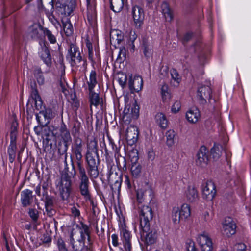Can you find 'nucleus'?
I'll return each mask as SVG.
<instances>
[{
	"label": "nucleus",
	"mask_w": 251,
	"mask_h": 251,
	"mask_svg": "<svg viewBox=\"0 0 251 251\" xmlns=\"http://www.w3.org/2000/svg\"><path fill=\"white\" fill-rule=\"evenodd\" d=\"M16 131L15 128L11 131L10 133V144H16Z\"/></svg>",
	"instance_id": "60"
},
{
	"label": "nucleus",
	"mask_w": 251,
	"mask_h": 251,
	"mask_svg": "<svg viewBox=\"0 0 251 251\" xmlns=\"http://www.w3.org/2000/svg\"><path fill=\"white\" fill-rule=\"evenodd\" d=\"M75 233L72 231L70 236V242L74 251H81L85 247L84 243L82 242L79 239L76 241L75 240L74 236Z\"/></svg>",
	"instance_id": "26"
},
{
	"label": "nucleus",
	"mask_w": 251,
	"mask_h": 251,
	"mask_svg": "<svg viewBox=\"0 0 251 251\" xmlns=\"http://www.w3.org/2000/svg\"><path fill=\"white\" fill-rule=\"evenodd\" d=\"M186 248L187 251H197L194 242L191 240H188L186 242Z\"/></svg>",
	"instance_id": "55"
},
{
	"label": "nucleus",
	"mask_w": 251,
	"mask_h": 251,
	"mask_svg": "<svg viewBox=\"0 0 251 251\" xmlns=\"http://www.w3.org/2000/svg\"><path fill=\"white\" fill-rule=\"evenodd\" d=\"M107 179L111 184V187L113 192H119L121 185V180L120 177L117 173H113L111 171L108 174Z\"/></svg>",
	"instance_id": "17"
},
{
	"label": "nucleus",
	"mask_w": 251,
	"mask_h": 251,
	"mask_svg": "<svg viewBox=\"0 0 251 251\" xmlns=\"http://www.w3.org/2000/svg\"><path fill=\"white\" fill-rule=\"evenodd\" d=\"M68 143L60 142L58 144V152L61 155L65 154V159H66L67 156L66 152L68 149Z\"/></svg>",
	"instance_id": "42"
},
{
	"label": "nucleus",
	"mask_w": 251,
	"mask_h": 251,
	"mask_svg": "<svg viewBox=\"0 0 251 251\" xmlns=\"http://www.w3.org/2000/svg\"><path fill=\"white\" fill-rule=\"evenodd\" d=\"M56 245L59 251H68L66 244L61 238L57 239Z\"/></svg>",
	"instance_id": "49"
},
{
	"label": "nucleus",
	"mask_w": 251,
	"mask_h": 251,
	"mask_svg": "<svg viewBox=\"0 0 251 251\" xmlns=\"http://www.w3.org/2000/svg\"><path fill=\"white\" fill-rule=\"evenodd\" d=\"M66 177L61 178L59 188L60 195L63 200L68 199L71 190V181Z\"/></svg>",
	"instance_id": "13"
},
{
	"label": "nucleus",
	"mask_w": 251,
	"mask_h": 251,
	"mask_svg": "<svg viewBox=\"0 0 251 251\" xmlns=\"http://www.w3.org/2000/svg\"><path fill=\"white\" fill-rule=\"evenodd\" d=\"M21 201L24 206L26 207L32 203L33 199L32 191L25 189L21 192Z\"/></svg>",
	"instance_id": "23"
},
{
	"label": "nucleus",
	"mask_w": 251,
	"mask_h": 251,
	"mask_svg": "<svg viewBox=\"0 0 251 251\" xmlns=\"http://www.w3.org/2000/svg\"><path fill=\"white\" fill-rule=\"evenodd\" d=\"M185 197L188 201L194 202L199 199L198 193L194 186H189L185 192Z\"/></svg>",
	"instance_id": "22"
},
{
	"label": "nucleus",
	"mask_w": 251,
	"mask_h": 251,
	"mask_svg": "<svg viewBox=\"0 0 251 251\" xmlns=\"http://www.w3.org/2000/svg\"><path fill=\"white\" fill-rule=\"evenodd\" d=\"M208 151L205 146H201L200 148L196 155V162L197 165L201 167L206 166L208 161Z\"/></svg>",
	"instance_id": "12"
},
{
	"label": "nucleus",
	"mask_w": 251,
	"mask_h": 251,
	"mask_svg": "<svg viewBox=\"0 0 251 251\" xmlns=\"http://www.w3.org/2000/svg\"><path fill=\"white\" fill-rule=\"evenodd\" d=\"M55 116V113L50 108L40 111L36 114L37 121L42 126H46Z\"/></svg>",
	"instance_id": "3"
},
{
	"label": "nucleus",
	"mask_w": 251,
	"mask_h": 251,
	"mask_svg": "<svg viewBox=\"0 0 251 251\" xmlns=\"http://www.w3.org/2000/svg\"><path fill=\"white\" fill-rule=\"evenodd\" d=\"M152 195V190L151 185L148 183H145L142 187L136 192L137 200L140 203H141L144 199L148 196L151 198Z\"/></svg>",
	"instance_id": "16"
},
{
	"label": "nucleus",
	"mask_w": 251,
	"mask_h": 251,
	"mask_svg": "<svg viewBox=\"0 0 251 251\" xmlns=\"http://www.w3.org/2000/svg\"><path fill=\"white\" fill-rule=\"evenodd\" d=\"M120 238L125 251H131L132 236L125 225L122 226L120 228Z\"/></svg>",
	"instance_id": "6"
},
{
	"label": "nucleus",
	"mask_w": 251,
	"mask_h": 251,
	"mask_svg": "<svg viewBox=\"0 0 251 251\" xmlns=\"http://www.w3.org/2000/svg\"><path fill=\"white\" fill-rule=\"evenodd\" d=\"M117 78L119 84L122 88H124L126 85L127 81L126 74L123 73H119L117 75Z\"/></svg>",
	"instance_id": "45"
},
{
	"label": "nucleus",
	"mask_w": 251,
	"mask_h": 251,
	"mask_svg": "<svg viewBox=\"0 0 251 251\" xmlns=\"http://www.w3.org/2000/svg\"><path fill=\"white\" fill-rule=\"evenodd\" d=\"M42 135L44 137H46V140L47 141L50 140V138L51 137H54L55 135V134L54 132V128L53 126H45Z\"/></svg>",
	"instance_id": "38"
},
{
	"label": "nucleus",
	"mask_w": 251,
	"mask_h": 251,
	"mask_svg": "<svg viewBox=\"0 0 251 251\" xmlns=\"http://www.w3.org/2000/svg\"><path fill=\"white\" fill-rule=\"evenodd\" d=\"M139 108L134 106L131 110L129 108L126 107L122 114V119L126 124H129L132 119H136L139 115Z\"/></svg>",
	"instance_id": "11"
},
{
	"label": "nucleus",
	"mask_w": 251,
	"mask_h": 251,
	"mask_svg": "<svg viewBox=\"0 0 251 251\" xmlns=\"http://www.w3.org/2000/svg\"><path fill=\"white\" fill-rule=\"evenodd\" d=\"M171 75L172 77L171 83L174 86H177L181 80L178 73L176 69H173L171 70Z\"/></svg>",
	"instance_id": "35"
},
{
	"label": "nucleus",
	"mask_w": 251,
	"mask_h": 251,
	"mask_svg": "<svg viewBox=\"0 0 251 251\" xmlns=\"http://www.w3.org/2000/svg\"><path fill=\"white\" fill-rule=\"evenodd\" d=\"M34 75L39 85H43L44 83V77L40 69H37L34 71Z\"/></svg>",
	"instance_id": "44"
},
{
	"label": "nucleus",
	"mask_w": 251,
	"mask_h": 251,
	"mask_svg": "<svg viewBox=\"0 0 251 251\" xmlns=\"http://www.w3.org/2000/svg\"><path fill=\"white\" fill-rule=\"evenodd\" d=\"M31 97L34 102L36 109L40 111L43 110L44 107L43 105V101L38 94L37 90H33L32 93L31 94Z\"/></svg>",
	"instance_id": "27"
},
{
	"label": "nucleus",
	"mask_w": 251,
	"mask_h": 251,
	"mask_svg": "<svg viewBox=\"0 0 251 251\" xmlns=\"http://www.w3.org/2000/svg\"><path fill=\"white\" fill-rule=\"evenodd\" d=\"M201 251H212L213 243L211 239L206 232L200 234L197 238Z\"/></svg>",
	"instance_id": "5"
},
{
	"label": "nucleus",
	"mask_w": 251,
	"mask_h": 251,
	"mask_svg": "<svg viewBox=\"0 0 251 251\" xmlns=\"http://www.w3.org/2000/svg\"><path fill=\"white\" fill-rule=\"evenodd\" d=\"M90 234L89 227L85 224H82L81 228L80 230V236L83 237V235L88 236Z\"/></svg>",
	"instance_id": "54"
},
{
	"label": "nucleus",
	"mask_w": 251,
	"mask_h": 251,
	"mask_svg": "<svg viewBox=\"0 0 251 251\" xmlns=\"http://www.w3.org/2000/svg\"><path fill=\"white\" fill-rule=\"evenodd\" d=\"M28 213L32 220L34 222L37 221L39 217L38 211L35 209H30Z\"/></svg>",
	"instance_id": "56"
},
{
	"label": "nucleus",
	"mask_w": 251,
	"mask_h": 251,
	"mask_svg": "<svg viewBox=\"0 0 251 251\" xmlns=\"http://www.w3.org/2000/svg\"><path fill=\"white\" fill-rule=\"evenodd\" d=\"M66 57L69 60L72 66L77 67L82 72L86 70V61L82 58L79 49L75 45H70Z\"/></svg>",
	"instance_id": "1"
},
{
	"label": "nucleus",
	"mask_w": 251,
	"mask_h": 251,
	"mask_svg": "<svg viewBox=\"0 0 251 251\" xmlns=\"http://www.w3.org/2000/svg\"><path fill=\"white\" fill-rule=\"evenodd\" d=\"M118 57L121 59H125L126 57V49L122 48L120 49Z\"/></svg>",
	"instance_id": "61"
},
{
	"label": "nucleus",
	"mask_w": 251,
	"mask_h": 251,
	"mask_svg": "<svg viewBox=\"0 0 251 251\" xmlns=\"http://www.w3.org/2000/svg\"><path fill=\"white\" fill-rule=\"evenodd\" d=\"M138 128L134 126H130L126 129V139L128 145L132 146L135 144L138 138Z\"/></svg>",
	"instance_id": "15"
},
{
	"label": "nucleus",
	"mask_w": 251,
	"mask_h": 251,
	"mask_svg": "<svg viewBox=\"0 0 251 251\" xmlns=\"http://www.w3.org/2000/svg\"><path fill=\"white\" fill-rule=\"evenodd\" d=\"M89 92L93 90L96 85L97 84L96 79V73L95 71L92 70L89 75V80L87 81Z\"/></svg>",
	"instance_id": "31"
},
{
	"label": "nucleus",
	"mask_w": 251,
	"mask_h": 251,
	"mask_svg": "<svg viewBox=\"0 0 251 251\" xmlns=\"http://www.w3.org/2000/svg\"><path fill=\"white\" fill-rule=\"evenodd\" d=\"M223 147L220 145H214L211 150V154L212 157L217 160L220 158L222 154Z\"/></svg>",
	"instance_id": "37"
},
{
	"label": "nucleus",
	"mask_w": 251,
	"mask_h": 251,
	"mask_svg": "<svg viewBox=\"0 0 251 251\" xmlns=\"http://www.w3.org/2000/svg\"><path fill=\"white\" fill-rule=\"evenodd\" d=\"M44 34L45 36L47 37L48 39L51 43L53 44L56 42V38L54 35L52 34L50 31L47 29H45L44 30Z\"/></svg>",
	"instance_id": "50"
},
{
	"label": "nucleus",
	"mask_w": 251,
	"mask_h": 251,
	"mask_svg": "<svg viewBox=\"0 0 251 251\" xmlns=\"http://www.w3.org/2000/svg\"><path fill=\"white\" fill-rule=\"evenodd\" d=\"M44 30L39 25L33 24L28 28V36L32 39L38 40L42 37Z\"/></svg>",
	"instance_id": "19"
},
{
	"label": "nucleus",
	"mask_w": 251,
	"mask_h": 251,
	"mask_svg": "<svg viewBox=\"0 0 251 251\" xmlns=\"http://www.w3.org/2000/svg\"><path fill=\"white\" fill-rule=\"evenodd\" d=\"M138 157L137 156L133 157L131 159V172L132 176L135 177H137L140 175L142 170V166L138 162Z\"/></svg>",
	"instance_id": "24"
},
{
	"label": "nucleus",
	"mask_w": 251,
	"mask_h": 251,
	"mask_svg": "<svg viewBox=\"0 0 251 251\" xmlns=\"http://www.w3.org/2000/svg\"><path fill=\"white\" fill-rule=\"evenodd\" d=\"M87 1V4L88 6V14H87V19L90 22H93L95 21V16L94 12L92 10H91V12L89 11L90 10V0H86Z\"/></svg>",
	"instance_id": "51"
},
{
	"label": "nucleus",
	"mask_w": 251,
	"mask_h": 251,
	"mask_svg": "<svg viewBox=\"0 0 251 251\" xmlns=\"http://www.w3.org/2000/svg\"><path fill=\"white\" fill-rule=\"evenodd\" d=\"M111 9L115 12H119L124 6L123 0H110Z\"/></svg>",
	"instance_id": "34"
},
{
	"label": "nucleus",
	"mask_w": 251,
	"mask_h": 251,
	"mask_svg": "<svg viewBox=\"0 0 251 251\" xmlns=\"http://www.w3.org/2000/svg\"><path fill=\"white\" fill-rule=\"evenodd\" d=\"M181 108V103L179 101H176L173 105L171 109L172 112L176 113L179 111Z\"/></svg>",
	"instance_id": "58"
},
{
	"label": "nucleus",
	"mask_w": 251,
	"mask_h": 251,
	"mask_svg": "<svg viewBox=\"0 0 251 251\" xmlns=\"http://www.w3.org/2000/svg\"><path fill=\"white\" fill-rule=\"evenodd\" d=\"M61 136L63 139V142L69 143L71 141V137L69 131L66 129L61 130Z\"/></svg>",
	"instance_id": "47"
},
{
	"label": "nucleus",
	"mask_w": 251,
	"mask_h": 251,
	"mask_svg": "<svg viewBox=\"0 0 251 251\" xmlns=\"http://www.w3.org/2000/svg\"><path fill=\"white\" fill-rule=\"evenodd\" d=\"M142 48L143 53L146 57H149L152 55V46L151 43L145 39L143 40Z\"/></svg>",
	"instance_id": "28"
},
{
	"label": "nucleus",
	"mask_w": 251,
	"mask_h": 251,
	"mask_svg": "<svg viewBox=\"0 0 251 251\" xmlns=\"http://www.w3.org/2000/svg\"><path fill=\"white\" fill-rule=\"evenodd\" d=\"M155 154L152 150H150L148 152V158L149 160L153 161L155 158Z\"/></svg>",
	"instance_id": "64"
},
{
	"label": "nucleus",
	"mask_w": 251,
	"mask_h": 251,
	"mask_svg": "<svg viewBox=\"0 0 251 251\" xmlns=\"http://www.w3.org/2000/svg\"><path fill=\"white\" fill-rule=\"evenodd\" d=\"M16 149V144L12 143L10 144L8 149V153L9 155V160L11 163H13L15 159Z\"/></svg>",
	"instance_id": "40"
},
{
	"label": "nucleus",
	"mask_w": 251,
	"mask_h": 251,
	"mask_svg": "<svg viewBox=\"0 0 251 251\" xmlns=\"http://www.w3.org/2000/svg\"><path fill=\"white\" fill-rule=\"evenodd\" d=\"M93 148L91 149V153L88 152L86 155V161L88 164L87 168L98 167L99 164V156L97 149V143H93Z\"/></svg>",
	"instance_id": "7"
},
{
	"label": "nucleus",
	"mask_w": 251,
	"mask_h": 251,
	"mask_svg": "<svg viewBox=\"0 0 251 251\" xmlns=\"http://www.w3.org/2000/svg\"><path fill=\"white\" fill-rule=\"evenodd\" d=\"M246 245L242 243H238L234 246L233 251H246Z\"/></svg>",
	"instance_id": "57"
},
{
	"label": "nucleus",
	"mask_w": 251,
	"mask_h": 251,
	"mask_svg": "<svg viewBox=\"0 0 251 251\" xmlns=\"http://www.w3.org/2000/svg\"><path fill=\"white\" fill-rule=\"evenodd\" d=\"M140 226L144 227V230L148 229V226H150L149 222L152 218V211L150 207L143 206L140 214Z\"/></svg>",
	"instance_id": "4"
},
{
	"label": "nucleus",
	"mask_w": 251,
	"mask_h": 251,
	"mask_svg": "<svg viewBox=\"0 0 251 251\" xmlns=\"http://www.w3.org/2000/svg\"><path fill=\"white\" fill-rule=\"evenodd\" d=\"M89 98L91 106L92 105L97 106L100 104L99 96L97 93L94 92L93 90H92L91 92H90Z\"/></svg>",
	"instance_id": "39"
},
{
	"label": "nucleus",
	"mask_w": 251,
	"mask_h": 251,
	"mask_svg": "<svg viewBox=\"0 0 251 251\" xmlns=\"http://www.w3.org/2000/svg\"><path fill=\"white\" fill-rule=\"evenodd\" d=\"M166 136L167 145L171 146L174 143L175 132L173 130H169L166 132Z\"/></svg>",
	"instance_id": "46"
},
{
	"label": "nucleus",
	"mask_w": 251,
	"mask_h": 251,
	"mask_svg": "<svg viewBox=\"0 0 251 251\" xmlns=\"http://www.w3.org/2000/svg\"><path fill=\"white\" fill-rule=\"evenodd\" d=\"M78 176L80 181L79 190L81 195L86 201H90L91 204L93 205L94 202L91 199L90 193L88 189L89 181L86 170L78 171Z\"/></svg>",
	"instance_id": "2"
},
{
	"label": "nucleus",
	"mask_w": 251,
	"mask_h": 251,
	"mask_svg": "<svg viewBox=\"0 0 251 251\" xmlns=\"http://www.w3.org/2000/svg\"><path fill=\"white\" fill-rule=\"evenodd\" d=\"M179 212L181 216L182 221L185 220L188 218L191 215V209L190 206L188 204H183L180 209Z\"/></svg>",
	"instance_id": "32"
},
{
	"label": "nucleus",
	"mask_w": 251,
	"mask_h": 251,
	"mask_svg": "<svg viewBox=\"0 0 251 251\" xmlns=\"http://www.w3.org/2000/svg\"><path fill=\"white\" fill-rule=\"evenodd\" d=\"M71 170H69L68 168H65V173L62 175L61 178L66 177V179L71 180V177H74L75 176L76 172L72 159L71 160Z\"/></svg>",
	"instance_id": "33"
},
{
	"label": "nucleus",
	"mask_w": 251,
	"mask_h": 251,
	"mask_svg": "<svg viewBox=\"0 0 251 251\" xmlns=\"http://www.w3.org/2000/svg\"><path fill=\"white\" fill-rule=\"evenodd\" d=\"M129 88L132 93L138 92L143 87V80L140 76H135L133 78L131 76L128 83Z\"/></svg>",
	"instance_id": "18"
},
{
	"label": "nucleus",
	"mask_w": 251,
	"mask_h": 251,
	"mask_svg": "<svg viewBox=\"0 0 251 251\" xmlns=\"http://www.w3.org/2000/svg\"><path fill=\"white\" fill-rule=\"evenodd\" d=\"M72 149H83L82 140L80 138L78 137L75 138Z\"/></svg>",
	"instance_id": "48"
},
{
	"label": "nucleus",
	"mask_w": 251,
	"mask_h": 251,
	"mask_svg": "<svg viewBox=\"0 0 251 251\" xmlns=\"http://www.w3.org/2000/svg\"><path fill=\"white\" fill-rule=\"evenodd\" d=\"M40 55L44 62L47 65H50L51 64V56L49 50L46 47L42 49V50L40 52Z\"/></svg>",
	"instance_id": "36"
},
{
	"label": "nucleus",
	"mask_w": 251,
	"mask_h": 251,
	"mask_svg": "<svg viewBox=\"0 0 251 251\" xmlns=\"http://www.w3.org/2000/svg\"><path fill=\"white\" fill-rule=\"evenodd\" d=\"M216 192L214 183L211 181H207L203 188V198L208 201H211L215 197Z\"/></svg>",
	"instance_id": "14"
},
{
	"label": "nucleus",
	"mask_w": 251,
	"mask_h": 251,
	"mask_svg": "<svg viewBox=\"0 0 251 251\" xmlns=\"http://www.w3.org/2000/svg\"><path fill=\"white\" fill-rule=\"evenodd\" d=\"M155 120L157 124L161 128L163 129L167 128L168 121L164 114L162 113H157L155 116Z\"/></svg>",
	"instance_id": "30"
},
{
	"label": "nucleus",
	"mask_w": 251,
	"mask_h": 251,
	"mask_svg": "<svg viewBox=\"0 0 251 251\" xmlns=\"http://www.w3.org/2000/svg\"><path fill=\"white\" fill-rule=\"evenodd\" d=\"M140 234L142 240L149 245L153 244L157 238L156 230H151L150 226L146 230H144V227H140Z\"/></svg>",
	"instance_id": "9"
},
{
	"label": "nucleus",
	"mask_w": 251,
	"mask_h": 251,
	"mask_svg": "<svg viewBox=\"0 0 251 251\" xmlns=\"http://www.w3.org/2000/svg\"><path fill=\"white\" fill-rule=\"evenodd\" d=\"M111 239L113 245L114 247H117L119 245L118 235L115 234H112Z\"/></svg>",
	"instance_id": "63"
},
{
	"label": "nucleus",
	"mask_w": 251,
	"mask_h": 251,
	"mask_svg": "<svg viewBox=\"0 0 251 251\" xmlns=\"http://www.w3.org/2000/svg\"><path fill=\"white\" fill-rule=\"evenodd\" d=\"M87 240L88 245L85 246V248L87 251H92V241L91 239L90 234L87 236Z\"/></svg>",
	"instance_id": "59"
},
{
	"label": "nucleus",
	"mask_w": 251,
	"mask_h": 251,
	"mask_svg": "<svg viewBox=\"0 0 251 251\" xmlns=\"http://www.w3.org/2000/svg\"><path fill=\"white\" fill-rule=\"evenodd\" d=\"M83 151V149H72V155L76 160V165L78 171L85 170L82 163Z\"/></svg>",
	"instance_id": "21"
},
{
	"label": "nucleus",
	"mask_w": 251,
	"mask_h": 251,
	"mask_svg": "<svg viewBox=\"0 0 251 251\" xmlns=\"http://www.w3.org/2000/svg\"><path fill=\"white\" fill-rule=\"evenodd\" d=\"M198 97L200 99L201 102L203 103L206 102L207 99H210L211 96V89L207 85H202L198 88Z\"/></svg>",
	"instance_id": "20"
},
{
	"label": "nucleus",
	"mask_w": 251,
	"mask_h": 251,
	"mask_svg": "<svg viewBox=\"0 0 251 251\" xmlns=\"http://www.w3.org/2000/svg\"><path fill=\"white\" fill-rule=\"evenodd\" d=\"M172 220L174 223L177 224L182 220L181 216L179 212V209L178 207H174L172 210Z\"/></svg>",
	"instance_id": "41"
},
{
	"label": "nucleus",
	"mask_w": 251,
	"mask_h": 251,
	"mask_svg": "<svg viewBox=\"0 0 251 251\" xmlns=\"http://www.w3.org/2000/svg\"><path fill=\"white\" fill-rule=\"evenodd\" d=\"M162 13L164 15L166 21L170 22L172 20L173 16L170 7H168V8L164 9V10L162 11Z\"/></svg>",
	"instance_id": "53"
},
{
	"label": "nucleus",
	"mask_w": 251,
	"mask_h": 251,
	"mask_svg": "<svg viewBox=\"0 0 251 251\" xmlns=\"http://www.w3.org/2000/svg\"><path fill=\"white\" fill-rule=\"evenodd\" d=\"M62 23L63 30L66 36L71 35L73 33V28L70 20L68 18L62 19Z\"/></svg>",
	"instance_id": "29"
},
{
	"label": "nucleus",
	"mask_w": 251,
	"mask_h": 251,
	"mask_svg": "<svg viewBox=\"0 0 251 251\" xmlns=\"http://www.w3.org/2000/svg\"><path fill=\"white\" fill-rule=\"evenodd\" d=\"M236 228V226L233 220L227 217L223 223L221 232L224 235L230 237L235 233Z\"/></svg>",
	"instance_id": "8"
},
{
	"label": "nucleus",
	"mask_w": 251,
	"mask_h": 251,
	"mask_svg": "<svg viewBox=\"0 0 251 251\" xmlns=\"http://www.w3.org/2000/svg\"><path fill=\"white\" fill-rule=\"evenodd\" d=\"M45 199V206H53L54 204V198L48 194L43 196Z\"/></svg>",
	"instance_id": "52"
},
{
	"label": "nucleus",
	"mask_w": 251,
	"mask_h": 251,
	"mask_svg": "<svg viewBox=\"0 0 251 251\" xmlns=\"http://www.w3.org/2000/svg\"><path fill=\"white\" fill-rule=\"evenodd\" d=\"M132 15L134 24L136 27L139 28L143 23L144 12L142 8L135 5L132 8Z\"/></svg>",
	"instance_id": "10"
},
{
	"label": "nucleus",
	"mask_w": 251,
	"mask_h": 251,
	"mask_svg": "<svg viewBox=\"0 0 251 251\" xmlns=\"http://www.w3.org/2000/svg\"><path fill=\"white\" fill-rule=\"evenodd\" d=\"M200 117L199 110L196 107L192 108L186 113L187 120L191 123H196Z\"/></svg>",
	"instance_id": "25"
},
{
	"label": "nucleus",
	"mask_w": 251,
	"mask_h": 251,
	"mask_svg": "<svg viewBox=\"0 0 251 251\" xmlns=\"http://www.w3.org/2000/svg\"><path fill=\"white\" fill-rule=\"evenodd\" d=\"M71 211L72 213V215L74 217H78L80 215V211L77 209L75 207L73 206L71 208Z\"/></svg>",
	"instance_id": "62"
},
{
	"label": "nucleus",
	"mask_w": 251,
	"mask_h": 251,
	"mask_svg": "<svg viewBox=\"0 0 251 251\" xmlns=\"http://www.w3.org/2000/svg\"><path fill=\"white\" fill-rule=\"evenodd\" d=\"M87 172L90 179L93 180L96 179L99 175V171L98 167L87 168Z\"/></svg>",
	"instance_id": "43"
}]
</instances>
